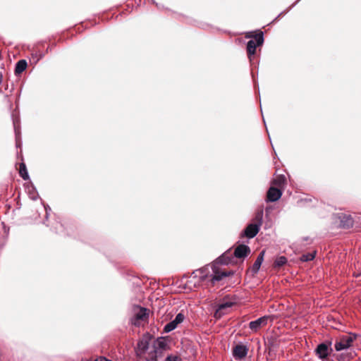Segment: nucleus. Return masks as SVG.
<instances>
[{
	"label": "nucleus",
	"mask_w": 361,
	"mask_h": 361,
	"mask_svg": "<svg viewBox=\"0 0 361 361\" xmlns=\"http://www.w3.org/2000/svg\"><path fill=\"white\" fill-rule=\"evenodd\" d=\"M236 303L235 300H230L224 298V300L217 305L214 312V317L220 319L223 315L228 313V310Z\"/></svg>",
	"instance_id": "20e7f679"
},
{
	"label": "nucleus",
	"mask_w": 361,
	"mask_h": 361,
	"mask_svg": "<svg viewBox=\"0 0 361 361\" xmlns=\"http://www.w3.org/2000/svg\"><path fill=\"white\" fill-rule=\"evenodd\" d=\"M287 263V258L284 256L277 257L274 263V267H281Z\"/></svg>",
	"instance_id": "4be33fe9"
},
{
	"label": "nucleus",
	"mask_w": 361,
	"mask_h": 361,
	"mask_svg": "<svg viewBox=\"0 0 361 361\" xmlns=\"http://www.w3.org/2000/svg\"><path fill=\"white\" fill-rule=\"evenodd\" d=\"M248 350L247 345L237 344L233 348V357L235 360H241L247 356Z\"/></svg>",
	"instance_id": "423d86ee"
},
{
	"label": "nucleus",
	"mask_w": 361,
	"mask_h": 361,
	"mask_svg": "<svg viewBox=\"0 0 361 361\" xmlns=\"http://www.w3.org/2000/svg\"><path fill=\"white\" fill-rule=\"evenodd\" d=\"M152 336L149 334H143L135 348L136 356L145 361H157L166 350L167 343L164 338L159 337L150 345Z\"/></svg>",
	"instance_id": "f257e3e1"
},
{
	"label": "nucleus",
	"mask_w": 361,
	"mask_h": 361,
	"mask_svg": "<svg viewBox=\"0 0 361 361\" xmlns=\"http://www.w3.org/2000/svg\"><path fill=\"white\" fill-rule=\"evenodd\" d=\"M82 361H112L111 360L106 359L105 357L100 356L95 359H82Z\"/></svg>",
	"instance_id": "b1692460"
},
{
	"label": "nucleus",
	"mask_w": 361,
	"mask_h": 361,
	"mask_svg": "<svg viewBox=\"0 0 361 361\" xmlns=\"http://www.w3.org/2000/svg\"><path fill=\"white\" fill-rule=\"evenodd\" d=\"M164 361H181L180 358L176 355H168Z\"/></svg>",
	"instance_id": "393cba45"
},
{
	"label": "nucleus",
	"mask_w": 361,
	"mask_h": 361,
	"mask_svg": "<svg viewBox=\"0 0 361 361\" xmlns=\"http://www.w3.org/2000/svg\"><path fill=\"white\" fill-rule=\"evenodd\" d=\"M332 341H326L319 343L315 348V354L322 360H326L329 355L333 352L331 348Z\"/></svg>",
	"instance_id": "7ed1b4c3"
},
{
	"label": "nucleus",
	"mask_w": 361,
	"mask_h": 361,
	"mask_svg": "<svg viewBox=\"0 0 361 361\" xmlns=\"http://www.w3.org/2000/svg\"><path fill=\"white\" fill-rule=\"evenodd\" d=\"M27 65V64L25 60L22 59L18 61L16 65L15 73L20 74L23 73L26 69Z\"/></svg>",
	"instance_id": "a211bd4d"
},
{
	"label": "nucleus",
	"mask_w": 361,
	"mask_h": 361,
	"mask_svg": "<svg viewBox=\"0 0 361 361\" xmlns=\"http://www.w3.org/2000/svg\"><path fill=\"white\" fill-rule=\"evenodd\" d=\"M339 218L341 227L343 228L353 227L354 221L350 215L342 214Z\"/></svg>",
	"instance_id": "2eb2a0df"
},
{
	"label": "nucleus",
	"mask_w": 361,
	"mask_h": 361,
	"mask_svg": "<svg viewBox=\"0 0 361 361\" xmlns=\"http://www.w3.org/2000/svg\"><path fill=\"white\" fill-rule=\"evenodd\" d=\"M211 269L214 271V274H210L209 276V281L212 283V284H215L216 282L220 281L222 280L224 277L228 276L230 273L226 272V271H215V265H213L211 267Z\"/></svg>",
	"instance_id": "4468645a"
},
{
	"label": "nucleus",
	"mask_w": 361,
	"mask_h": 361,
	"mask_svg": "<svg viewBox=\"0 0 361 361\" xmlns=\"http://www.w3.org/2000/svg\"><path fill=\"white\" fill-rule=\"evenodd\" d=\"M268 319L269 316H264L258 318L255 321H252L249 323V328L251 329L252 331L256 332L262 326H266L267 324Z\"/></svg>",
	"instance_id": "9d476101"
},
{
	"label": "nucleus",
	"mask_w": 361,
	"mask_h": 361,
	"mask_svg": "<svg viewBox=\"0 0 361 361\" xmlns=\"http://www.w3.org/2000/svg\"><path fill=\"white\" fill-rule=\"evenodd\" d=\"M360 274H357L355 275V276H356V277H358V276H360Z\"/></svg>",
	"instance_id": "bb28decb"
},
{
	"label": "nucleus",
	"mask_w": 361,
	"mask_h": 361,
	"mask_svg": "<svg viewBox=\"0 0 361 361\" xmlns=\"http://www.w3.org/2000/svg\"><path fill=\"white\" fill-rule=\"evenodd\" d=\"M185 317L183 312H179L176 316L175 319L166 324L164 327V331L166 333H169L174 330L179 324L182 323Z\"/></svg>",
	"instance_id": "0eeeda50"
},
{
	"label": "nucleus",
	"mask_w": 361,
	"mask_h": 361,
	"mask_svg": "<svg viewBox=\"0 0 361 361\" xmlns=\"http://www.w3.org/2000/svg\"><path fill=\"white\" fill-rule=\"evenodd\" d=\"M355 339V336L349 334L343 335L340 337L339 340L336 341L334 344L335 350L338 352L343 350L349 348L353 341Z\"/></svg>",
	"instance_id": "39448f33"
},
{
	"label": "nucleus",
	"mask_w": 361,
	"mask_h": 361,
	"mask_svg": "<svg viewBox=\"0 0 361 361\" xmlns=\"http://www.w3.org/2000/svg\"><path fill=\"white\" fill-rule=\"evenodd\" d=\"M282 195V191L275 187H270L267 193V202H274L279 200Z\"/></svg>",
	"instance_id": "9b49d317"
},
{
	"label": "nucleus",
	"mask_w": 361,
	"mask_h": 361,
	"mask_svg": "<svg viewBox=\"0 0 361 361\" xmlns=\"http://www.w3.org/2000/svg\"><path fill=\"white\" fill-rule=\"evenodd\" d=\"M286 183V177L284 176H279L274 180V183L278 186H281Z\"/></svg>",
	"instance_id": "5701e85b"
},
{
	"label": "nucleus",
	"mask_w": 361,
	"mask_h": 361,
	"mask_svg": "<svg viewBox=\"0 0 361 361\" xmlns=\"http://www.w3.org/2000/svg\"><path fill=\"white\" fill-rule=\"evenodd\" d=\"M233 258V257L230 256L228 252H226L216 259L215 263L219 264H228L232 262Z\"/></svg>",
	"instance_id": "f3484780"
},
{
	"label": "nucleus",
	"mask_w": 361,
	"mask_h": 361,
	"mask_svg": "<svg viewBox=\"0 0 361 361\" xmlns=\"http://www.w3.org/2000/svg\"><path fill=\"white\" fill-rule=\"evenodd\" d=\"M209 267L205 266L200 269L194 271L192 274L194 278H199V282L204 281L207 279L209 278Z\"/></svg>",
	"instance_id": "f8f14e48"
},
{
	"label": "nucleus",
	"mask_w": 361,
	"mask_h": 361,
	"mask_svg": "<svg viewBox=\"0 0 361 361\" xmlns=\"http://www.w3.org/2000/svg\"><path fill=\"white\" fill-rule=\"evenodd\" d=\"M253 221H254V224H255L256 225H259V227H261V226L262 224V221H263V211L262 210H259L258 212H257V213L255 214V217L253 219Z\"/></svg>",
	"instance_id": "412c9836"
},
{
	"label": "nucleus",
	"mask_w": 361,
	"mask_h": 361,
	"mask_svg": "<svg viewBox=\"0 0 361 361\" xmlns=\"http://www.w3.org/2000/svg\"><path fill=\"white\" fill-rule=\"evenodd\" d=\"M264 253H265V251L264 250H262L259 254V255L257 256L255 263L253 264L252 267V271L254 273V274H257L259 269H260V267L264 261Z\"/></svg>",
	"instance_id": "dca6fc26"
},
{
	"label": "nucleus",
	"mask_w": 361,
	"mask_h": 361,
	"mask_svg": "<svg viewBox=\"0 0 361 361\" xmlns=\"http://www.w3.org/2000/svg\"><path fill=\"white\" fill-rule=\"evenodd\" d=\"M19 174L23 180H27L29 178L28 173L27 171V168L24 163H21L20 164Z\"/></svg>",
	"instance_id": "aec40b11"
},
{
	"label": "nucleus",
	"mask_w": 361,
	"mask_h": 361,
	"mask_svg": "<svg viewBox=\"0 0 361 361\" xmlns=\"http://www.w3.org/2000/svg\"><path fill=\"white\" fill-rule=\"evenodd\" d=\"M298 1H299V0H298L297 1H295V3H294V4H293V5H292V6H290L288 10H287V11H283V12L280 13L278 15V16H277V17H276V18L273 20V22L276 21V20H278V19H279L281 16H283V15L286 14L287 12H288V11H289L290 9H291L293 6H295V4L298 3Z\"/></svg>",
	"instance_id": "a878e982"
},
{
	"label": "nucleus",
	"mask_w": 361,
	"mask_h": 361,
	"mask_svg": "<svg viewBox=\"0 0 361 361\" xmlns=\"http://www.w3.org/2000/svg\"><path fill=\"white\" fill-rule=\"evenodd\" d=\"M148 315L147 309L140 307L138 311L135 313L132 319V323L135 326H140L142 322L147 319Z\"/></svg>",
	"instance_id": "6e6552de"
},
{
	"label": "nucleus",
	"mask_w": 361,
	"mask_h": 361,
	"mask_svg": "<svg viewBox=\"0 0 361 361\" xmlns=\"http://www.w3.org/2000/svg\"><path fill=\"white\" fill-rule=\"evenodd\" d=\"M316 251H314L312 252H309L306 254H303L300 256V260L302 262H310L314 259L316 256Z\"/></svg>",
	"instance_id": "6ab92c4d"
},
{
	"label": "nucleus",
	"mask_w": 361,
	"mask_h": 361,
	"mask_svg": "<svg viewBox=\"0 0 361 361\" xmlns=\"http://www.w3.org/2000/svg\"><path fill=\"white\" fill-rule=\"evenodd\" d=\"M260 227L254 223L249 224L244 229L242 233V237H247L248 238H253L259 233Z\"/></svg>",
	"instance_id": "1a4fd4ad"
},
{
	"label": "nucleus",
	"mask_w": 361,
	"mask_h": 361,
	"mask_svg": "<svg viewBox=\"0 0 361 361\" xmlns=\"http://www.w3.org/2000/svg\"><path fill=\"white\" fill-rule=\"evenodd\" d=\"M247 37H254L255 39L249 40L247 43V56L251 61V56L255 54L257 47L261 46L264 42V33L260 31L255 35H247Z\"/></svg>",
	"instance_id": "f03ea898"
},
{
	"label": "nucleus",
	"mask_w": 361,
	"mask_h": 361,
	"mask_svg": "<svg viewBox=\"0 0 361 361\" xmlns=\"http://www.w3.org/2000/svg\"><path fill=\"white\" fill-rule=\"evenodd\" d=\"M250 252V247L246 245L241 244L236 247V248L234 250L233 255L235 257L241 259L246 257Z\"/></svg>",
	"instance_id": "ddd939ff"
}]
</instances>
